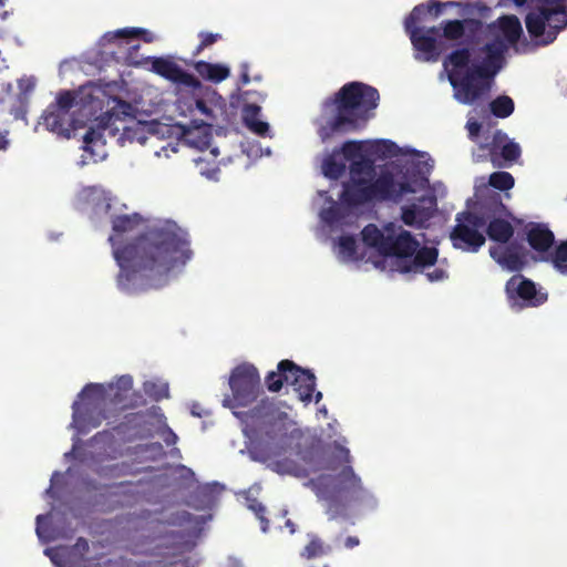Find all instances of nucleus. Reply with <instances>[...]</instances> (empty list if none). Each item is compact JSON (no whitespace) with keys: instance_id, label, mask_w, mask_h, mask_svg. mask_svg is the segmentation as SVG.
<instances>
[{"instance_id":"49","label":"nucleus","mask_w":567,"mask_h":567,"mask_svg":"<svg viewBox=\"0 0 567 567\" xmlns=\"http://www.w3.org/2000/svg\"><path fill=\"white\" fill-rule=\"evenodd\" d=\"M240 79L244 83H247L248 82V71L247 70H244L240 74Z\"/></svg>"},{"instance_id":"23","label":"nucleus","mask_w":567,"mask_h":567,"mask_svg":"<svg viewBox=\"0 0 567 567\" xmlns=\"http://www.w3.org/2000/svg\"><path fill=\"white\" fill-rule=\"evenodd\" d=\"M298 375V383H295V390L297 391L301 401H310L315 391L316 382L315 375L308 370H301Z\"/></svg>"},{"instance_id":"22","label":"nucleus","mask_w":567,"mask_h":567,"mask_svg":"<svg viewBox=\"0 0 567 567\" xmlns=\"http://www.w3.org/2000/svg\"><path fill=\"white\" fill-rule=\"evenodd\" d=\"M347 162L343 159L339 151H334L328 155L321 165V169L324 176L337 179L346 171Z\"/></svg>"},{"instance_id":"3","label":"nucleus","mask_w":567,"mask_h":567,"mask_svg":"<svg viewBox=\"0 0 567 567\" xmlns=\"http://www.w3.org/2000/svg\"><path fill=\"white\" fill-rule=\"evenodd\" d=\"M132 389L133 379L128 374L121 375L114 383L86 384L79 393L80 401L72 404L73 422L84 432L100 426L109 417L105 412L109 406L126 410L144 404L140 393L134 394V400L130 399Z\"/></svg>"},{"instance_id":"44","label":"nucleus","mask_w":567,"mask_h":567,"mask_svg":"<svg viewBox=\"0 0 567 567\" xmlns=\"http://www.w3.org/2000/svg\"><path fill=\"white\" fill-rule=\"evenodd\" d=\"M164 441L167 445H173L177 442V435L171 429H168Z\"/></svg>"},{"instance_id":"25","label":"nucleus","mask_w":567,"mask_h":567,"mask_svg":"<svg viewBox=\"0 0 567 567\" xmlns=\"http://www.w3.org/2000/svg\"><path fill=\"white\" fill-rule=\"evenodd\" d=\"M338 255L344 261L359 258L358 243L352 236H341L338 239Z\"/></svg>"},{"instance_id":"51","label":"nucleus","mask_w":567,"mask_h":567,"mask_svg":"<svg viewBox=\"0 0 567 567\" xmlns=\"http://www.w3.org/2000/svg\"><path fill=\"white\" fill-rule=\"evenodd\" d=\"M255 374H257L256 369L250 367V372H249L250 381L252 380V378H254V375H255Z\"/></svg>"},{"instance_id":"29","label":"nucleus","mask_w":567,"mask_h":567,"mask_svg":"<svg viewBox=\"0 0 567 567\" xmlns=\"http://www.w3.org/2000/svg\"><path fill=\"white\" fill-rule=\"evenodd\" d=\"M138 35H143V39L144 41H151V37H150V32L147 30H144V29H137V28H132V29H120L115 32H107L104 34V39H106L107 41H113L115 39H126V38H137Z\"/></svg>"},{"instance_id":"39","label":"nucleus","mask_w":567,"mask_h":567,"mask_svg":"<svg viewBox=\"0 0 567 567\" xmlns=\"http://www.w3.org/2000/svg\"><path fill=\"white\" fill-rule=\"evenodd\" d=\"M250 509H252L261 522V529L266 532L268 529V520L264 517L262 513L265 508L260 504H256V501L250 503Z\"/></svg>"},{"instance_id":"43","label":"nucleus","mask_w":567,"mask_h":567,"mask_svg":"<svg viewBox=\"0 0 567 567\" xmlns=\"http://www.w3.org/2000/svg\"><path fill=\"white\" fill-rule=\"evenodd\" d=\"M10 146V141L8 140V131L0 132V151H7Z\"/></svg>"},{"instance_id":"41","label":"nucleus","mask_w":567,"mask_h":567,"mask_svg":"<svg viewBox=\"0 0 567 567\" xmlns=\"http://www.w3.org/2000/svg\"><path fill=\"white\" fill-rule=\"evenodd\" d=\"M320 216H321L322 220H324L326 223L332 224L338 219L337 208L334 206H331L327 209H323L320 213Z\"/></svg>"},{"instance_id":"17","label":"nucleus","mask_w":567,"mask_h":567,"mask_svg":"<svg viewBox=\"0 0 567 567\" xmlns=\"http://www.w3.org/2000/svg\"><path fill=\"white\" fill-rule=\"evenodd\" d=\"M203 90L204 87L200 91H197L196 93L189 92L192 94L190 97L181 95L177 100V107L181 110L183 114L187 112L190 115L199 114L204 116L206 120L214 122V111L202 97Z\"/></svg>"},{"instance_id":"13","label":"nucleus","mask_w":567,"mask_h":567,"mask_svg":"<svg viewBox=\"0 0 567 567\" xmlns=\"http://www.w3.org/2000/svg\"><path fill=\"white\" fill-rule=\"evenodd\" d=\"M415 187L406 181L405 176H394L386 173L374 182L373 196L398 200L408 193H414Z\"/></svg>"},{"instance_id":"9","label":"nucleus","mask_w":567,"mask_h":567,"mask_svg":"<svg viewBox=\"0 0 567 567\" xmlns=\"http://www.w3.org/2000/svg\"><path fill=\"white\" fill-rule=\"evenodd\" d=\"M146 62L151 64L150 70L153 73L187 89L189 92L196 93L203 89L202 82L195 75L182 69L172 58L148 56Z\"/></svg>"},{"instance_id":"24","label":"nucleus","mask_w":567,"mask_h":567,"mask_svg":"<svg viewBox=\"0 0 567 567\" xmlns=\"http://www.w3.org/2000/svg\"><path fill=\"white\" fill-rule=\"evenodd\" d=\"M487 234L491 239L507 243L514 234L513 226L504 219H494L487 227Z\"/></svg>"},{"instance_id":"32","label":"nucleus","mask_w":567,"mask_h":567,"mask_svg":"<svg viewBox=\"0 0 567 567\" xmlns=\"http://www.w3.org/2000/svg\"><path fill=\"white\" fill-rule=\"evenodd\" d=\"M550 257L555 268L567 274V240L561 243Z\"/></svg>"},{"instance_id":"15","label":"nucleus","mask_w":567,"mask_h":567,"mask_svg":"<svg viewBox=\"0 0 567 567\" xmlns=\"http://www.w3.org/2000/svg\"><path fill=\"white\" fill-rule=\"evenodd\" d=\"M225 122L235 131L248 128V92L233 93L223 111Z\"/></svg>"},{"instance_id":"53","label":"nucleus","mask_w":567,"mask_h":567,"mask_svg":"<svg viewBox=\"0 0 567 567\" xmlns=\"http://www.w3.org/2000/svg\"><path fill=\"white\" fill-rule=\"evenodd\" d=\"M517 6H523L526 0H513Z\"/></svg>"},{"instance_id":"47","label":"nucleus","mask_w":567,"mask_h":567,"mask_svg":"<svg viewBox=\"0 0 567 567\" xmlns=\"http://www.w3.org/2000/svg\"><path fill=\"white\" fill-rule=\"evenodd\" d=\"M441 7H442V4H441V3H439V2H431V3H429V6H427V10H429V11H431L433 8H435V9H436V10H435V16H439V14H440V12H441Z\"/></svg>"},{"instance_id":"50","label":"nucleus","mask_w":567,"mask_h":567,"mask_svg":"<svg viewBox=\"0 0 567 567\" xmlns=\"http://www.w3.org/2000/svg\"><path fill=\"white\" fill-rule=\"evenodd\" d=\"M196 408H198L197 404L193 405L192 414L195 416L202 417L203 416L202 412H196Z\"/></svg>"},{"instance_id":"56","label":"nucleus","mask_w":567,"mask_h":567,"mask_svg":"<svg viewBox=\"0 0 567 567\" xmlns=\"http://www.w3.org/2000/svg\"><path fill=\"white\" fill-rule=\"evenodd\" d=\"M3 1H4V0H0V6H2V4H3Z\"/></svg>"},{"instance_id":"37","label":"nucleus","mask_w":567,"mask_h":567,"mask_svg":"<svg viewBox=\"0 0 567 567\" xmlns=\"http://www.w3.org/2000/svg\"><path fill=\"white\" fill-rule=\"evenodd\" d=\"M266 384L269 391L277 392L281 389L284 382L279 371H271L266 378Z\"/></svg>"},{"instance_id":"45","label":"nucleus","mask_w":567,"mask_h":567,"mask_svg":"<svg viewBox=\"0 0 567 567\" xmlns=\"http://www.w3.org/2000/svg\"><path fill=\"white\" fill-rule=\"evenodd\" d=\"M443 276H444L443 270H434L433 272L427 274V277L430 278V280H439V279L443 278Z\"/></svg>"},{"instance_id":"14","label":"nucleus","mask_w":567,"mask_h":567,"mask_svg":"<svg viewBox=\"0 0 567 567\" xmlns=\"http://www.w3.org/2000/svg\"><path fill=\"white\" fill-rule=\"evenodd\" d=\"M435 207L434 196H421L416 203L402 207V220L408 226L421 228L432 217Z\"/></svg>"},{"instance_id":"38","label":"nucleus","mask_w":567,"mask_h":567,"mask_svg":"<svg viewBox=\"0 0 567 567\" xmlns=\"http://www.w3.org/2000/svg\"><path fill=\"white\" fill-rule=\"evenodd\" d=\"M323 553L322 544L319 539L311 540L303 550V556L307 559L315 558Z\"/></svg>"},{"instance_id":"8","label":"nucleus","mask_w":567,"mask_h":567,"mask_svg":"<svg viewBox=\"0 0 567 567\" xmlns=\"http://www.w3.org/2000/svg\"><path fill=\"white\" fill-rule=\"evenodd\" d=\"M229 386L231 394L225 396L223 404L241 420V432L248 437V412L237 410L248 405V363H241L231 371Z\"/></svg>"},{"instance_id":"4","label":"nucleus","mask_w":567,"mask_h":567,"mask_svg":"<svg viewBox=\"0 0 567 567\" xmlns=\"http://www.w3.org/2000/svg\"><path fill=\"white\" fill-rule=\"evenodd\" d=\"M379 93L375 89L353 82L344 85L337 94L336 101L326 104L324 110L331 115L319 130L322 141H327L334 133H341L353 127L359 118L377 107Z\"/></svg>"},{"instance_id":"31","label":"nucleus","mask_w":567,"mask_h":567,"mask_svg":"<svg viewBox=\"0 0 567 567\" xmlns=\"http://www.w3.org/2000/svg\"><path fill=\"white\" fill-rule=\"evenodd\" d=\"M260 107L256 104H250V131L260 135L267 136L270 132V126L267 122L257 118Z\"/></svg>"},{"instance_id":"35","label":"nucleus","mask_w":567,"mask_h":567,"mask_svg":"<svg viewBox=\"0 0 567 567\" xmlns=\"http://www.w3.org/2000/svg\"><path fill=\"white\" fill-rule=\"evenodd\" d=\"M443 34L450 40H457L464 34V22L460 20L446 21L443 27Z\"/></svg>"},{"instance_id":"36","label":"nucleus","mask_w":567,"mask_h":567,"mask_svg":"<svg viewBox=\"0 0 567 567\" xmlns=\"http://www.w3.org/2000/svg\"><path fill=\"white\" fill-rule=\"evenodd\" d=\"M85 151H92L93 146L104 145L103 132L99 128L90 127L83 136Z\"/></svg>"},{"instance_id":"20","label":"nucleus","mask_w":567,"mask_h":567,"mask_svg":"<svg viewBox=\"0 0 567 567\" xmlns=\"http://www.w3.org/2000/svg\"><path fill=\"white\" fill-rule=\"evenodd\" d=\"M212 126V123L202 121L200 124H196L185 132L186 141L200 151L209 148L213 141Z\"/></svg>"},{"instance_id":"33","label":"nucleus","mask_w":567,"mask_h":567,"mask_svg":"<svg viewBox=\"0 0 567 567\" xmlns=\"http://www.w3.org/2000/svg\"><path fill=\"white\" fill-rule=\"evenodd\" d=\"M198 38L199 43L193 53L194 56L199 55L205 49L212 47L213 44L221 40L223 37L220 33L202 31L198 33Z\"/></svg>"},{"instance_id":"12","label":"nucleus","mask_w":567,"mask_h":567,"mask_svg":"<svg viewBox=\"0 0 567 567\" xmlns=\"http://www.w3.org/2000/svg\"><path fill=\"white\" fill-rule=\"evenodd\" d=\"M506 292L514 307L538 306L546 299L536 292L535 285L522 276H513L506 284Z\"/></svg>"},{"instance_id":"5","label":"nucleus","mask_w":567,"mask_h":567,"mask_svg":"<svg viewBox=\"0 0 567 567\" xmlns=\"http://www.w3.org/2000/svg\"><path fill=\"white\" fill-rule=\"evenodd\" d=\"M363 243L374 248L384 256L412 257V266L409 271H417L426 266H432L437 259L435 248L423 247L419 249V241L415 240L410 231L404 230L402 226L389 223L383 230L374 225H368L362 230Z\"/></svg>"},{"instance_id":"6","label":"nucleus","mask_w":567,"mask_h":567,"mask_svg":"<svg viewBox=\"0 0 567 567\" xmlns=\"http://www.w3.org/2000/svg\"><path fill=\"white\" fill-rule=\"evenodd\" d=\"M75 105V94L72 91H61L55 101L45 109L41 120L45 128L59 136L70 138L72 133L80 127L72 109Z\"/></svg>"},{"instance_id":"52","label":"nucleus","mask_w":567,"mask_h":567,"mask_svg":"<svg viewBox=\"0 0 567 567\" xmlns=\"http://www.w3.org/2000/svg\"><path fill=\"white\" fill-rule=\"evenodd\" d=\"M494 197H495V200H499V195L498 194H495ZM497 207L504 208V205L501 202H498Z\"/></svg>"},{"instance_id":"54","label":"nucleus","mask_w":567,"mask_h":567,"mask_svg":"<svg viewBox=\"0 0 567 567\" xmlns=\"http://www.w3.org/2000/svg\"><path fill=\"white\" fill-rule=\"evenodd\" d=\"M41 519H42V515H38L37 523L39 524L41 522Z\"/></svg>"},{"instance_id":"34","label":"nucleus","mask_w":567,"mask_h":567,"mask_svg":"<svg viewBox=\"0 0 567 567\" xmlns=\"http://www.w3.org/2000/svg\"><path fill=\"white\" fill-rule=\"evenodd\" d=\"M343 157V159L351 161V163H354V161H359L360 158H364L361 153V144L355 142H347L342 146L341 151H339Z\"/></svg>"},{"instance_id":"10","label":"nucleus","mask_w":567,"mask_h":567,"mask_svg":"<svg viewBox=\"0 0 567 567\" xmlns=\"http://www.w3.org/2000/svg\"><path fill=\"white\" fill-rule=\"evenodd\" d=\"M484 227V219L474 214L457 218V225L451 234L453 245L456 248L476 251L485 243V237L481 233Z\"/></svg>"},{"instance_id":"26","label":"nucleus","mask_w":567,"mask_h":567,"mask_svg":"<svg viewBox=\"0 0 567 567\" xmlns=\"http://www.w3.org/2000/svg\"><path fill=\"white\" fill-rule=\"evenodd\" d=\"M491 112L496 117H507L514 112V102L507 95H501L489 103Z\"/></svg>"},{"instance_id":"55","label":"nucleus","mask_w":567,"mask_h":567,"mask_svg":"<svg viewBox=\"0 0 567 567\" xmlns=\"http://www.w3.org/2000/svg\"><path fill=\"white\" fill-rule=\"evenodd\" d=\"M320 398H321V393L319 392V393L317 394V402L319 401V399H320Z\"/></svg>"},{"instance_id":"30","label":"nucleus","mask_w":567,"mask_h":567,"mask_svg":"<svg viewBox=\"0 0 567 567\" xmlns=\"http://www.w3.org/2000/svg\"><path fill=\"white\" fill-rule=\"evenodd\" d=\"M488 185L499 190H508L514 186V177L507 172H495L489 176Z\"/></svg>"},{"instance_id":"21","label":"nucleus","mask_w":567,"mask_h":567,"mask_svg":"<svg viewBox=\"0 0 567 567\" xmlns=\"http://www.w3.org/2000/svg\"><path fill=\"white\" fill-rule=\"evenodd\" d=\"M527 239L535 250L547 251L554 243V234L544 225H535L528 230Z\"/></svg>"},{"instance_id":"40","label":"nucleus","mask_w":567,"mask_h":567,"mask_svg":"<svg viewBox=\"0 0 567 567\" xmlns=\"http://www.w3.org/2000/svg\"><path fill=\"white\" fill-rule=\"evenodd\" d=\"M19 89L23 95H28L33 91L35 83L32 78L20 79L18 82Z\"/></svg>"},{"instance_id":"42","label":"nucleus","mask_w":567,"mask_h":567,"mask_svg":"<svg viewBox=\"0 0 567 567\" xmlns=\"http://www.w3.org/2000/svg\"><path fill=\"white\" fill-rule=\"evenodd\" d=\"M467 130L471 138H476L481 131L482 125L477 121H468Z\"/></svg>"},{"instance_id":"18","label":"nucleus","mask_w":567,"mask_h":567,"mask_svg":"<svg viewBox=\"0 0 567 567\" xmlns=\"http://www.w3.org/2000/svg\"><path fill=\"white\" fill-rule=\"evenodd\" d=\"M489 254L504 269L517 271L524 266L523 255L514 247L495 246L489 249Z\"/></svg>"},{"instance_id":"28","label":"nucleus","mask_w":567,"mask_h":567,"mask_svg":"<svg viewBox=\"0 0 567 567\" xmlns=\"http://www.w3.org/2000/svg\"><path fill=\"white\" fill-rule=\"evenodd\" d=\"M277 369L281 374L282 382L289 383L291 385L298 383L297 374H300L302 369L296 365L292 361L282 360L279 362Z\"/></svg>"},{"instance_id":"46","label":"nucleus","mask_w":567,"mask_h":567,"mask_svg":"<svg viewBox=\"0 0 567 567\" xmlns=\"http://www.w3.org/2000/svg\"><path fill=\"white\" fill-rule=\"evenodd\" d=\"M359 544V539L357 537H348L346 539V546L349 547V548H352L354 546H357Z\"/></svg>"},{"instance_id":"16","label":"nucleus","mask_w":567,"mask_h":567,"mask_svg":"<svg viewBox=\"0 0 567 567\" xmlns=\"http://www.w3.org/2000/svg\"><path fill=\"white\" fill-rule=\"evenodd\" d=\"M491 161L495 167H502L503 163L499 161L498 155L505 162H515L520 155V148L518 144L508 140L507 135L501 131L494 134L491 144Z\"/></svg>"},{"instance_id":"19","label":"nucleus","mask_w":567,"mask_h":567,"mask_svg":"<svg viewBox=\"0 0 567 567\" xmlns=\"http://www.w3.org/2000/svg\"><path fill=\"white\" fill-rule=\"evenodd\" d=\"M193 66L202 79L213 83H220L230 74L229 68L221 63H210L200 60L195 62Z\"/></svg>"},{"instance_id":"27","label":"nucleus","mask_w":567,"mask_h":567,"mask_svg":"<svg viewBox=\"0 0 567 567\" xmlns=\"http://www.w3.org/2000/svg\"><path fill=\"white\" fill-rule=\"evenodd\" d=\"M143 390L146 395L155 401H161L169 396V389L167 383L146 381L143 384Z\"/></svg>"},{"instance_id":"1","label":"nucleus","mask_w":567,"mask_h":567,"mask_svg":"<svg viewBox=\"0 0 567 567\" xmlns=\"http://www.w3.org/2000/svg\"><path fill=\"white\" fill-rule=\"evenodd\" d=\"M140 221L138 214L116 216L112 220L115 235L109 238L120 267L117 287L126 293L162 286L172 269L184 266L193 257L188 233L171 220L121 245L120 236L133 230Z\"/></svg>"},{"instance_id":"11","label":"nucleus","mask_w":567,"mask_h":567,"mask_svg":"<svg viewBox=\"0 0 567 567\" xmlns=\"http://www.w3.org/2000/svg\"><path fill=\"white\" fill-rule=\"evenodd\" d=\"M423 11V6L415 7L405 20V28L411 34V40L415 49L421 52L420 59L423 61H436L439 52L433 37V33L437 32L436 29H412V24L419 20V17Z\"/></svg>"},{"instance_id":"7","label":"nucleus","mask_w":567,"mask_h":567,"mask_svg":"<svg viewBox=\"0 0 567 567\" xmlns=\"http://www.w3.org/2000/svg\"><path fill=\"white\" fill-rule=\"evenodd\" d=\"M351 184L344 186L341 200L348 205H358L373 197L375 173L373 163L360 158L350 165Z\"/></svg>"},{"instance_id":"2","label":"nucleus","mask_w":567,"mask_h":567,"mask_svg":"<svg viewBox=\"0 0 567 567\" xmlns=\"http://www.w3.org/2000/svg\"><path fill=\"white\" fill-rule=\"evenodd\" d=\"M522 32L518 18L505 16L487 27V41L480 56L472 59L468 48H458L446 55L444 73L458 102L472 105L488 94L493 76L503 66L505 51L517 42Z\"/></svg>"},{"instance_id":"48","label":"nucleus","mask_w":567,"mask_h":567,"mask_svg":"<svg viewBox=\"0 0 567 567\" xmlns=\"http://www.w3.org/2000/svg\"><path fill=\"white\" fill-rule=\"evenodd\" d=\"M76 545H78V546H83L84 548H87V547H89L87 540H86L85 538H83V537H80V538L78 539V544H76Z\"/></svg>"}]
</instances>
